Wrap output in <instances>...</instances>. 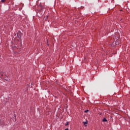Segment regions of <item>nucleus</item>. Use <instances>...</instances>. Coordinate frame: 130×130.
Returning <instances> with one entry per match:
<instances>
[{"label": "nucleus", "mask_w": 130, "mask_h": 130, "mask_svg": "<svg viewBox=\"0 0 130 130\" xmlns=\"http://www.w3.org/2000/svg\"><path fill=\"white\" fill-rule=\"evenodd\" d=\"M22 35V34L20 31H18L17 32V36L19 39H21Z\"/></svg>", "instance_id": "f257e3e1"}, {"label": "nucleus", "mask_w": 130, "mask_h": 130, "mask_svg": "<svg viewBox=\"0 0 130 130\" xmlns=\"http://www.w3.org/2000/svg\"><path fill=\"white\" fill-rule=\"evenodd\" d=\"M87 124V122H84V125H86V124Z\"/></svg>", "instance_id": "39448f33"}, {"label": "nucleus", "mask_w": 130, "mask_h": 130, "mask_svg": "<svg viewBox=\"0 0 130 130\" xmlns=\"http://www.w3.org/2000/svg\"><path fill=\"white\" fill-rule=\"evenodd\" d=\"M88 111H89V110H85V113H87Z\"/></svg>", "instance_id": "0eeeda50"}, {"label": "nucleus", "mask_w": 130, "mask_h": 130, "mask_svg": "<svg viewBox=\"0 0 130 130\" xmlns=\"http://www.w3.org/2000/svg\"><path fill=\"white\" fill-rule=\"evenodd\" d=\"M6 1V0H0V3H4Z\"/></svg>", "instance_id": "7ed1b4c3"}, {"label": "nucleus", "mask_w": 130, "mask_h": 130, "mask_svg": "<svg viewBox=\"0 0 130 130\" xmlns=\"http://www.w3.org/2000/svg\"><path fill=\"white\" fill-rule=\"evenodd\" d=\"M65 130H69L68 128H67V129H65Z\"/></svg>", "instance_id": "6e6552de"}, {"label": "nucleus", "mask_w": 130, "mask_h": 130, "mask_svg": "<svg viewBox=\"0 0 130 130\" xmlns=\"http://www.w3.org/2000/svg\"><path fill=\"white\" fill-rule=\"evenodd\" d=\"M68 125H69V122H67V123H66V126H67Z\"/></svg>", "instance_id": "423d86ee"}, {"label": "nucleus", "mask_w": 130, "mask_h": 130, "mask_svg": "<svg viewBox=\"0 0 130 130\" xmlns=\"http://www.w3.org/2000/svg\"><path fill=\"white\" fill-rule=\"evenodd\" d=\"M103 122H107V120L106 119V118H104L103 120Z\"/></svg>", "instance_id": "20e7f679"}, {"label": "nucleus", "mask_w": 130, "mask_h": 130, "mask_svg": "<svg viewBox=\"0 0 130 130\" xmlns=\"http://www.w3.org/2000/svg\"><path fill=\"white\" fill-rule=\"evenodd\" d=\"M4 80L7 81H8L9 80V78L8 77H7V76H5L4 77Z\"/></svg>", "instance_id": "f03ea898"}]
</instances>
